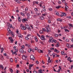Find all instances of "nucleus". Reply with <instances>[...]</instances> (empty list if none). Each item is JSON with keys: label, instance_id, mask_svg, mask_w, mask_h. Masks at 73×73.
<instances>
[{"label": "nucleus", "instance_id": "3", "mask_svg": "<svg viewBox=\"0 0 73 73\" xmlns=\"http://www.w3.org/2000/svg\"><path fill=\"white\" fill-rule=\"evenodd\" d=\"M22 58L23 60H25V61H28V56H27L23 55L22 56Z\"/></svg>", "mask_w": 73, "mask_h": 73}, {"label": "nucleus", "instance_id": "17", "mask_svg": "<svg viewBox=\"0 0 73 73\" xmlns=\"http://www.w3.org/2000/svg\"><path fill=\"white\" fill-rule=\"evenodd\" d=\"M54 52H56L57 53H59V50H57V49H55L54 50Z\"/></svg>", "mask_w": 73, "mask_h": 73}, {"label": "nucleus", "instance_id": "14", "mask_svg": "<svg viewBox=\"0 0 73 73\" xmlns=\"http://www.w3.org/2000/svg\"><path fill=\"white\" fill-rule=\"evenodd\" d=\"M36 14L38 16H40V15H41V14L40 13H38V12H36Z\"/></svg>", "mask_w": 73, "mask_h": 73}, {"label": "nucleus", "instance_id": "44", "mask_svg": "<svg viewBox=\"0 0 73 73\" xmlns=\"http://www.w3.org/2000/svg\"><path fill=\"white\" fill-rule=\"evenodd\" d=\"M16 2L18 3H21V2H20V1H19L18 0H16Z\"/></svg>", "mask_w": 73, "mask_h": 73}, {"label": "nucleus", "instance_id": "55", "mask_svg": "<svg viewBox=\"0 0 73 73\" xmlns=\"http://www.w3.org/2000/svg\"><path fill=\"white\" fill-rule=\"evenodd\" d=\"M42 10L44 12H45V11H46V9L45 8H43Z\"/></svg>", "mask_w": 73, "mask_h": 73}, {"label": "nucleus", "instance_id": "63", "mask_svg": "<svg viewBox=\"0 0 73 73\" xmlns=\"http://www.w3.org/2000/svg\"><path fill=\"white\" fill-rule=\"evenodd\" d=\"M66 1H65V0H63L62 2L63 3H65Z\"/></svg>", "mask_w": 73, "mask_h": 73}, {"label": "nucleus", "instance_id": "26", "mask_svg": "<svg viewBox=\"0 0 73 73\" xmlns=\"http://www.w3.org/2000/svg\"><path fill=\"white\" fill-rule=\"evenodd\" d=\"M33 66H34V64H29V67L32 68Z\"/></svg>", "mask_w": 73, "mask_h": 73}, {"label": "nucleus", "instance_id": "19", "mask_svg": "<svg viewBox=\"0 0 73 73\" xmlns=\"http://www.w3.org/2000/svg\"><path fill=\"white\" fill-rule=\"evenodd\" d=\"M22 29L24 30H25L27 29L25 27L23 26L21 28Z\"/></svg>", "mask_w": 73, "mask_h": 73}, {"label": "nucleus", "instance_id": "37", "mask_svg": "<svg viewBox=\"0 0 73 73\" xmlns=\"http://www.w3.org/2000/svg\"><path fill=\"white\" fill-rule=\"evenodd\" d=\"M69 25L70 27H73V25H72V24L70 23L69 24Z\"/></svg>", "mask_w": 73, "mask_h": 73}, {"label": "nucleus", "instance_id": "47", "mask_svg": "<svg viewBox=\"0 0 73 73\" xmlns=\"http://www.w3.org/2000/svg\"><path fill=\"white\" fill-rule=\"evenodd\" d=\"M42 30L44 32H46V29L45 30V29L44 28L42 29Z\"/></svg>", "mask_w": 73, "mask_h": 73}, {"label": "nucleus", "instance_id": "59", "mask_svg": "<svg viewBox=\"0 0 73 73\" xmlns=\"http://www.w3.org/2000/svg\"><path fill=\"white\" fill-rule=\"evenodd\" d=\"M6 57L7 59H9V56L7 55V56Z\"/></svg>", "mask_w": 73, "mask_h": 73}, {"label": "nucleus", "instance_id": "13", "mask_svg": "<svg viewBox=\"0 0 73 73\" xmlns=\"http://www.w3.org/2000/svg\"><path fill=\"white\" fill-rule=\"evenodd\" d=\"M0 59L1 60H3L4 59V57L2 55H0Z\"/></svg>", "mask_w": 73, "mask_h": 73}, {"label": "nucleus", "instance_id": "53", "mask_svg": "<svg viewBox=\"0 0 73 73\" xmlns=\"http://www.w3.org/2000/svg\"><path fill=\"white\" fill-rule=\"evenodd\" d=\"M47 14L46 13H44V14H42V15L44 16H45Z\"/></svg>", "mask_w": 73, "mask_h": 73}, {"label": "nucleus", "instance_id": "15", "mask_svg": "<svg viewBox=\"0 0 73 73\" xmlns=\"http://www.w3.org/2000/svg\"><path fill=\"white\" fill-rule=\"evenodd\" d=\"M27 37L29 38H30L31 37V34H28V35H27Z\"/></svg>", "mask_w": 73, "mask_h": 73}, {"label": "nucleus", "instance_id": "40", "mask_svg": "<svg viewBox=\"0 0 73 73\" xmlns=\"http://www.w3.org/2000/svg\"><path fill=\"white\" fill-rule=\"evenodd\" d=\"M21 48L22 49H25V46L24 45H23L21 46Z\"/></svg>", "mask_w": 73, "mask_h": 73}, {"label": "nucleus", "instance_id": "33", "mask_svg": "<svg viewBox=\"0 0 73 73\" xmlns=\"http://www.w3.org/2000/svg\"><path fill=\"white\" fill-rule=\"evenodd\" d=\"M39 33L41 34L42 33H44V32L42 31V30H40L39 31Z\"/></svg>", "mask_w": 73, "mask_h": 73}, {"label": "nucleus", "instance_id": "28", "mask_svg": "<svg viewBox=\"0 0 73 73\" xmlns=\"http://www.w3.org/2000/svg\"><path fill=\"white\" fill-rule=\"evenodd\" d=\"M62 13V15H63L64 16H66V13Z\"/></svg>", "mask_w": 73, "mask_h": 73}, {"label": "nucleus", "instance_id": "34", "mask_svg": "<svg viewBox=\"0 0 73 73\" xmlns=\"http://www.w3.org/2000/svg\"><path fill=\"white\" fill-rule=\"evenodd\" d=\"M14 60H15V62H17V59L16 58H14Z\"/></svg>", "mask_w": 73, "mask_h": 73}, {"label": "nucleus", "instance_id": "16", "mask_svg": "<svg viewBox=\"0 0 73 73\" xmlns=\"http://www.w3.org/2000/svg\"><path fill=\"white\" fill-rule=\"evenodd\" d=\"M19 38H23V35L20 34H19L18 35Z\"/></svg>", "mask_w": 73, "mask_h": 73}, {"label": "nucleus", "instance_id": "5", "mask_svg": "<svg viewBox=\"0 0 73 73\" xmlns=\"http://www.w3.org/2000/svg\"><path fill=\"white\" fill-rule=\"evenodd\" d=\"M27 29L29 31H31V28L29 27L28 25H25Z\"/></svg>", "mask_w": 73, "mask_h": 73}, {"label": "nucleus", "instance_id": "58", "mask_svg": "<svg viewBox=\"0 0 73 73\" xmlns=\"http://www.w3.org/2000/svg\"><path fill=\"white\" fill-rule=\"evenodd\" d=\"M3 55L5 56L6 57L7 56V53H5L3 54Z\"/></svg>", "mask_w": 73, "mask_h": 73}, {"label": "nucleus", "instance_id": "38", "mask_svg": "<svg viewBox=\"0 0 73 73\" xmlns=\"http://www.w3.org/2000/svg\"><path fill=\"white\" fill-rule=\"evenodd\" d=\"M10 62H13V59L12 58H11L10 59Z\"/></svg>", "mask_w": 73, "mask_h": 73}, {"label": "nucleus", "instance_id": "49", "mask_svg": "<svg viewBox=\"0 0 73 73\" xmlns=\"http://www.w3.org/2000/svg\"><path fill=\"white\" fill-rule=\"evenodd\" d=\"M39 72V73H42V70H38Z\"/></svg>", "mask_w": 73, "mask_h": 73}, {"label": "nucleus", "instance_id": "45", "mask_svg": "<svg viewBox=\"0 0 73 73\" xmlns=\"http://www.w3.org/2000/svg\"><path fill=\"white\" fill-rule=\"evenodd\" d=\"M27 16H28V17H29L30 16V15L29 14V13H27Z\"/></svg>", "mask_w": 73, "mask_h": 73}, {"label": "nucleus", "instance_id": "27", "mask_svg": "<svg viewBox=\"0 0 73 73\" xmlns=\"http://www.w3.org/2000/svg\"><path fill=\"white\" fill-rule=\"evenodd\" d=\"M0 68L2 69V70H3L4 69V67L2 65H0Z\"/></svg>", "mask_w": 73, "mask_h": 73}, {"label": "nucleus", "instance_id": "35", "mask_svg": "<svg viewBox=\"0 0 73 73\" xmlns=\"http://www.w3.org/2000/svg\"><path fill=\"white\" fill-rule=\"evenodd\" d=\"M20 14L21 15H22L23 16H25V14H24V13H21Z\"/></svg>", "mask_w": 73, "mask_h": 73}, {"label": "nucleus", "instance_id": "50", "mask_svg": "<svg viewBox=\"0 0 73 73\" xmlns=\"http://www.w3.org/2000/svg\"><path fill=\"white\" fill-rule=\"evenodd\" d=\"M65 9L66 10L67 9H68V7L67 6H66V5L65 6Z\"/></svg>", "mask_w": 73, "mask_h": 73}, {"label": "nucleus", "instance_id": "61", "mask_svg": "<svg viewBox=\"0 0 73 73\" xmlns=\"http://www.w3.org/2000/svg\"><path fill=\"white\" fill-rule=\"evenodd\" d=\"M61 53L62 54V55H64V52L63 51H62L61 52Z\"/></svg>", "mask_w": 73, "mask_h": 73}, {"label": "nucleus", "instance_id": "62", "mask_svg": "<svg viewBox=\"0 0 73 73\" xmlns=\"http://www.w3.org/2000/svg\"><path fill=\"white\" fill-rule=\"evenodd\" d=\"M28 9L27 8H25V12H27V11H28Z\"/></svg>", "mask_w": 73, "mask_h": 73}, {"label": "nucleus", "instance_id": "7", "mask_svg": "<svg viewBox=\"0 0 73 73\" xmlns=\"http://www.w3.org/2000/svg\"><path fill=\"white\" fill-rule=\"evenodd\" d=\"M28 19L27 18H25L22 19V21L23 22V23H25V22H26L27 21H28Z\"/></svg>", "mask_w": 73, "mask_h": 73}, {"label": "nucleus", "instance_id": "30", "mask_svg": "<svg viewBox=\"0 0 73 73\" xmlns=\"http://www.w3.org/2000/svg\"><path fill=\"white\" fill-rule=\"evenodd\" d=\"M57 42V40H55L54 39L52 40V42H55V43H56Z\"/></svg>", "mask_w": 73, "mask_h": 73}, {"label": "nucleus", "instance_id": "32", "mask_svg": "<svg viewBox=\"0 0 73 73\" xmlns=\"http://www.w3.org/2000/svg\"><path fill=\"white\" fill-rule=\"evenodd\" d=\"M48 10L49 11H52V8L50 7L48 8Z\"/></svg>", "mask_w": 73, "mask_h": 73}, {"label": "nucleus", "instance_id": "9", "mask_svg": "<svg viewBox=\"0 0 73 73\" xmlns=\"http://www.w3.org/2000/svg\"><path fill=\"white\" fill-rule=\"evenodd\" d=\"M19 51L20 52L22 53H24V50H23V49L21 48H20L19 50Z\"/></svg>", "mask_w": 73, "mask_h": 73}, {"label": "nucleus", "instance_id": "6", "mask_svg": "<svg viewBox=\"0 0 73 73\" xmlns=\"http://www.w3.org/2000/svg\"><path fill=\"white\" fill-rule=\"evenodd\" d=\"M40 39L42 40H45V36L44 35H41L40 37Z\"/></svg>", "mask_w": 73, "mask_h": 73}, {"label": "nucleus", "instance_id": "31", "mask_svg": "<svg viewBox=\"0 0 73 73\" xmlns=\"http://www.w3.org/2000/svg\"><path fill=\"white\" fill-rule=\"evenodd\" d=\"M31 50H32V48H30L28 50V52H29V53H30L31 52Z\"/></svg>", "mask_w": 73, "mask_h": 73}, {"label": "nucleus", "instance_id": "4", "mask_svg": "<svg viewBox=\"0 0 73 73\" xmlns=\"http://www.w3.org/2000/svg\"><path fill=\"white\" fill-rule=\"evenodd\" d=\"M11 35L13 37L15 36V35L13 34V32H11L10 33L8 32L7 33V36H9V35Z\"/></svg>", "mask_w": 73, "mask_h": 73}, {"label": "nucleus", "instance_id": "60", "mask_svg": "<svg viewBox=\"0 0 73 73\" xmlns=\"http://www.w3.org/2000/svg\"><path fill=\"white\" fill-rule=\"evenodd\" d=\"M11 40V43H13V42L14 40H13L12 39H11V40Z\"/></svg>", "mask_w": 73, "mask_h": 73}, {"label": "nucleus", "instance_id": "52", "mask_svg": "<svg viewBox=\"0 0 73 73\" xmlns=\"http://www.w3.org/2000/svg\"><path fill=\"white\" fill-rule=\"evenodd\" d=\"M16 32L17 34L19 33V30H17Z\"/></svg>", "mask_w": 73, "mask_h": 73}, {"label": "nucleus", "instance_id": "48", "mask_svg": "<svg viewBox=\"0 0 73 73\" xmlns=\"http://www.w3.org/2000/svg\"><path fill=\"white\" fill-rule=\"evenodd\" d=\"M58 3L59 4H61V1H58Z\"/></svg>", "mask_w": 73, "mask_h": 73}, {"label": "nucleus", "instance_id": "51", "mask_svg": "<svg viewBox=\"0 0 73 73\" xmlns=\"http://www.w3.org/2000/svg\"><path fill=\"white\" fill-rule=\"evenodd\" d=\"M66 41L67 42H69V40L68 39H67L66 40Z\"/></svg>", "mask_w": 73, "mask_h": 73}, {"label": "nucleus", "instance_id": "57", "mask_svg": "<svg viewBox=\"0 0 73 73\" xmlns=\"http://www.w3.org/2000/svg\"><path fill=\"white\" fill-rule=\"evenodd\" d=\"M45 37H46V38H47L48 37V38H49V37H50V36H49L48 35H46Z\"/></svg>", "mask_w": 73, "mask_h": 73}, {"label": "nucleus", "instance_id": "21", "mask_svg": "<svg viewBox=\"0 0 73 73\" xmlns=\"http://www.w3.org/2000/svg\"><path fill=\"white\" fill-rule=\"evenodd\" d=\"M1 52L3 53V51H4V48L2 47L1 48Z\"/></svg>", "mask_w": 73, "mask_h": 73}, {"label": "nucleus", "instance_id": "25", "mask_svg": "<svg viewBox=\"0 0 73 73\" xmlns=\"http://www.w3.org/2000/svg\"><path fill=\"white\" fill-rule=\"evenodd\" d=\"M52 55L53 56V57H55V56H56V54L55 53H52Z\"/></svg>", "mask_w": 73, "mask_h": 73}, {"label": "nucleus", "instance_id": "8", "mask_svg": "<svg viewBox=\"0 0 73 73\" xmlns=\"http://www.w3.org/2000/svg\"><path fill=\"white\" fill-rule=\"evenodd\" d=\"M30 58L31 60H33V61H34L35 60V57L33 55H31L30 56Z\"/></svg>", "mask_w": 73, "mask_h": 73}, {"label": "nucleus", "instance_id": "23", "mask_svg": "<svg viewBox=\"0 0 73 73\" xmlns=\"http://www.w3.org/2000/svg\"><path fill=\"white\" fill-rule=\"evenodd\" d=\"M64 31L65 32H69V30L67 29H65Z\"/></svg>", "mask_w": 73, "mask_h": 73}, {"label": "nucleus", "instance_id": "12", "mask_svg": "<svg viewBox=\"0 0 73 73\" xmlns=\"http://www.w3.org/2000/svg\"><path fill=\"white\" fill-rule=\"evenodd\" d=\"M38 52L40 53H43V51L40 49H38Z\"/></svg>", "mask_w": 73, "mask_h": 73}, {"label": "nucleus", "instance_id": "18", "mask_svg": "<svg viewBox=\"0 0 73 73\" xmlns=\"http://www.w3.org/2000/svg\"><path fill=\"white\" fill-rule=\"evenodd\" d=\"M25 46H27V47H28V48H30V46H30L29 44H25Z\"/></svg>", "mask_w": 73, "mask_h": 73}, {"label": "nucleus", "instance_id": "64", "mask_svg": "<svg viewBox=\"0 0 73 73\" xmlns=\"http://www.w3.org/2000/svg\"><path fill=\"white\" fill-rule=\"evenodd\" d=\"M35 50H37V49H38V48H37V47H35Z\"/></svg>", "mask_w": 73, "mask_h": 73}, {"label": "nucleus", "instance_id": "42", "mask_svg": "<svg viewBox=\"0 0 73 73\" xmlns=\"http://www.w3.org/2000/svg\"><path fill=\"white\" fill-rule=\"evenodd\" d=\"M25 38L26 40H29V38H28V37H27V36L26 37H25Z\"/></svg>", "mask_w": 73, "mask_h": 73}, {"label": "nucleus", "instance_id": "10", "mask_svg": "<svg viewBox=\"0 0 73 73\" xmlns=\"http://www.w3.org/2000/svg\"><path fill=\"white\" fill-rule=\"evenodd\" d=\"M53 40V37L52 36L50 38L49 40L48 41L49 42H52V41Z\"/></svg>", "mask_w": 73, "mask_h": 73}, {"label": "nucleus", "instance_id": "22", "mask_svg": "<svg viewBox=\"0 0 73 73\" xmlns=\"http://www.w3.org/2000/svg\"><path fill=\"white\" fill-rule=\"evenodd\" d=\"M9 69L11 73H13V70H12V68H9Z\"/></svg>", "mask_w": 73, "mask_h": 73}, {"label": "nucleus", "instance_id": "24", "mask_svg": "<svg viewBox=\"0 0 73 73\" xmlns=\"http://www.w3.org/2000/svg\"><path fill=\"white\" fill-rule=\"evenodd\" d=\"M34 38L35 40V41L36 42H38V39H37V38L36 37H35Z\"/></svg>", "mask_w": 73, "mask_h": 73}, {"label": "nucleus", "instance_id": "20", "mask_svg": "<svg viewBox=\"0 0 73 73\" xmlns=\"http://www.w3.org/2000/svg\"><path fill=\"white\" fill-rule=\"evenodd\" d=\"M35 12H39L38 11V9L37 8H35Z\"/></svg>", "mask_w": 73, "mask_h": 73}, {"label": "nucleus", "instance_id": "36", "mask_svg": "<svg viewBox=\"0 0 73 73\" xmlns=\"http://www.w3.org/2000/svg\"><path fill=\"white\" fill-rule=\"evenodd\" d=\"M18 20L19 21H21V18H20V17H18Z\"/></svg>", "mask_w": 73, "mask_h": 73}, {"label": "nucleus", "instance_id": "43", "mask_svg": "<svg viewBox=\"0 0 73 73\" xmlns=\"http://www.w3.org/2000/svg\"><path fill=\"white\" fill-rule=\"evenodd\" d=\"M66 17V18H68V19H71V17L70 16H67Z\"/></svg>", "mask_w": 73, "mask_h": 73}, {"label": "nucleus", "instance_id": "29", "mask_svg": "<svg viewBox=\"0 0 73 73\" xmlns=\"http://www.w3.org/2000/svg\"><path fill=\"white\" fill-rule=\"evenodd\" d=\"M57 21H60V22H62V20H60V19L58 18L57 19Z\"/></svg>", "mask_w": 73, "mask_h": 73}, {"label": "nucleus", "instance_id": "46", "mask_svg": "<svg viewBox=\"0 0 73 73\" xmlns=\"http://www.w3.org/2000/svg\"><path fill=\"white\" fill-rule=\"evenodd\" d=\"M58 36L59 35H58V34H55V37H58Z\"/></svg>", "mask_w": 73, "mask_h": 73}, {"label": "nucleus", "instance_id": "2", "mask_svg": "<svg viewBox=\"0 0 73 73\" xmlns=\"http://www.w3.org/2000/svg\"><path fill=\"white\" fill-rule=\"evenodd\" d=\"M46 28V32L47 33L50 32V28L49 27V25H48Z\"/></svg>", "mask_w": 73, "mask_h": 73}, {"label": "nucleus", "instance_id": "39", "mask_svg": "<svg viewBox=\"0 0 73 73\" xmlns=\"http://www.w3.org/2000/svg\"><path fill=\"white\" fill-rule=\"evenodd\" d=\"M61 7V6L60 5H58L57 7H56V8H57V9H59Z\"/></svg>", "mask_w": 73, "mask_h": 73}, {"label": "nucleus", "instance_id": "11", "mask_svg": "<svg viewBox=\"0 0 73 73\" xmlns=\"http://www.w3.org/2000/svg\"><path fill=\"white\" fill-rule=\"evenodd\" d=\"M39 19L41 20H43L44 19V17L42 16H40L39 17Z\"/></svg>", "mask_w": 73, "mask_h": 73}, {"label": "nucleus", "instance_id": "1", "mask_svg": "<svg viewBox=\"0 0 73 73\" xmlns=\"http://www.w3.org/2000/svg\"><path fill=\"white\" fill-rule=\"evenodd\" d=\"M7 25H8V28L7 29V31L8 32L11 33V32H13L12 31H11L10 28H13V26L12 25L10 24V23H7Z\"/></svg>", "mask_w": 73, "mask_h": 73}, {"label": "nucleus", "instance_id": "56", "mask_svg": "<svg viewBox=\"0 0 73 73\" xmlns=\"http://www.w3.org/2000/svg\"><path fill=\"white\" fill-rule=\"evenodd\" d=\"M24 26V25H23V24H21L20 25V27H21V28H23V27Z\"/></svg>", "mask_w": 73, "mask_h": 73}, {"label": "nucleus", "instance_id": "54", "mask_svg": "<svg viewBox=\"0 0 73 73\" xmlns=\"http://www.w3.org/2000/svg\"><path fill=\"white\" fill-rule=\"evenodd\" d=\"M33 72L34 73H37V72L36 70H34Z\"/></svg>", "mask_w": 73, "mask_h": 73}, {"label": "nucleus", "instance_id": "41", "mask_svg": "<svg viewBox=\"0 0 73 73\" xmlns=\"http://www.w3.org/2000/svg\"><path fill=\"white\" fill-rule=\"evenodd\" d=\"M70 60H71V58L70 57H69L67 58V60L68 61H70Z\"/></svg>", "mask_w": 73, "mask_h": 73}]
</instances>
